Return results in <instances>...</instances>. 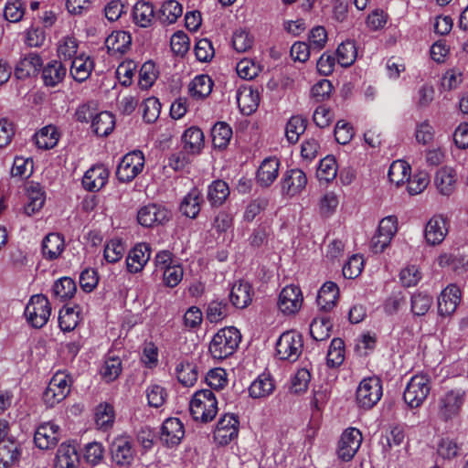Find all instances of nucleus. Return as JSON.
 I'll use <instances>...</instances> for the list:
<instances>
[{
    "instance_id": "obj_1",
    "label": "nucleus",
    "mask_w": 468,
    "mask_h": 468,
    "mask_svg": "<svg viewBox=\"0 0 468 468\" xmlns=\"http://www.w3.org/2000/svg\"><path fill=\"white\" fill-rule=\"evenodd\" d=\"M241 340L239 331L233 327H225L217 332L209 343L208 352L217 360H223L236 351Z\"/></svg>"
},
{
    "instance_id": "obj_2",
    "label": "nucleus",
    "mask_w": 468,
    "mask_h": 468,
    "mask_svg": "<svg viewBox=\"0 0 468 468\" xmlns=\"http://www.w3.org/2000/svg\"><path fill=\"white\" fill-rule=\"evenodd\" d=\"M190 412L194 420L201 422L211 421L218 412V401L212 390L197 391L190 401Z\"/></svg>"
},
{
    "instance_id": "obj_3",
    "label": "nucleus",
    "mask_w": 468,
    "mask_h": 468,
    "mask_svg": "<svg viewBox=\"0 0 468 468\" xmlns=\"http://www.w3.org/2000/svg\"><path fill=\"white\" fill-rule=\"evenodd\" d=\"M382 397V382L378 377H369L359 383L356 401L360 408L369 410L373 408Z\"/></svg>"
},
{
    "instance_id": "obj_4",
    "label": "nucleus",
    "mask_w": 468,
    "mask_h": 468,
    "mask_svg": "<svg viewBox=\"0 0 468 468\" xmlns=\"http://www.w3.org/2000/svg\"><path fill=\"white\" fill-rule=\"evenodd\" d=\"M50 314V303L43 294L33 295L25 309L27 320L35 328L43 327L48 323Z\"/></svg>"
},
{
    "instance_id": "obj_5",
    "label": "nucleus",
    "mask_w": 468,
    "mask_h": 468,
    "mask_svg": "<svg viewBox=\"0 0 468 468\" xmlns=\"http://www.w3.org/2000/svg\"><path fill=\"white\" fill-rule=\"evenodd\" d=\"M303 350L302 335L296 331H286L276 343V355L281 360L294 362Z\"/></svg>"
},
{
    "instance_id": "obj_6",
    "label": "nucleus",
    "mask_w": 468,
    "mask_h": 468,
    "mask_svg": "<svg viewBox=\"0 0 468 468\" xmlns=\"http://www.w3.org/2000/svg\"><path fill=\"white\" fill-rule=\"evenodd\" d=\"M431 391V381L426 375H416L408 383L403 399L412 409L420 407Z\"/></svg>"
},
{
    "instance_id": "obj_7",
    "label": "nucleus",
    "mask_w": 468,
    "mask_h": 468,
    "mask_svg": "<svg viewBox=\"0 0 468 468\" xmlns=\"http://www.w3.org/2000/svg\"><path fill=\"white\" fill-rule=\"evenodd\" d=\"M466 393L461 388L447 391L438 401V415L442 420L457 417L464 403Z\"/></svg>"
},
{
    "instance_id": "obj_8",
    "label": "nucleus",
    "mask_w": 468,
    "mask_h": 468,
    "mask_svg": "<svg viewBox=\"0 0 468 468\" xmlns=\"http://www.w3.org/2000/svg\"><path fill=\"white\" fill-rule=\"evenodd\" d=\"M70 392L68 376L58 372L50 379L43 393V401L48 407L61 402Z\"/></svg>"
},
{
    "instance_id": "obj_9",
    "label": "nucleus",
    "mask_w": 468,
    "mask_h": 468,
    "mask_svg": "<svg viewBox=\"0 0 468 468\" xmlns=\"http://www.w3.org/2000/svg\"><path fill=\"white\" fill-rule=\"evenodd\" d=\"M171 212L163 205L148 204L142 207L137 213V220L145 228L164 225L171 219Z\"/></svg>"
},
{
    "instance_id": "obj_10",
    "label": "nucleus",
    "mask_w": 468,
    "mask_h": 468,
    "mask_svg": "<svg viewBox=\"0 0 468 468\" xmlns=\"http://www.w3.org/2000/svg\"><path fill=\"white\" fill-rule=\"evenodd\" d=\"M144 156L141 151L125 154L117 166L116 176L121 182H130L143 170Z\"/></svg>"
},
{
    "instance_id": "obj_11",
    "label": "nucleus",
    "mask_w": 468,
    "mask_h": 468,
    "mask_svg": "<svg viewBox=\"0 0 468 468\" xmlns=\"http://www.w3.org/2000/svg\"><path fill=\"white\" fill-rule=\"evenodd\" d=\"M397 229L396 217L388 216L382 218L378 225V234L371 239V248L374 252H382L390 243Z\"/></svg>"
},
{
    "instance_id": "obj_12",
    "label": "nucleus",
    "mask_w": 468,
    "mask_h": 468,
    "mask_svg": "<svg viewBox=\"0 0 468 468\" xmlns=\"http://www.w3.org/2000/svg\"><path fill=\"white\" fill-rule=\"evenodd\" d=\"M303 301L301 289L295 285H288L279 294L278 308L284 314H295L301 309Z\"/></svg>"
},
{
    "instance_id": "obj_13",
    "label": "nucleus",
    "mask_w": 468,
    "mask_h": 468,
    "mask_svg": "<svg viewBox=\"0 0 468 468\" xmlns=\"http://www.w3.org/2000/svg\"><path fill=\"white\" fill-rule=\"evenodd\" d=\"M109 175V170L103 165H95L85 172L82 186L88 191L97 192L106 185Z\"/></svg>"
},
{
    "instance_id": "obj_14",
    "label": "nucleus",
    "mask_w": 468,
    "mask_h": 468,
    "mask_svg": "<svg viewBox=\"0 0 468 468\" xmlns=\"http://www.w3.org/2000/svg\"><path fill=\"white\" fill-rule=\"evenodd\" d=\"M461 301V290L455 284L448 285L438 298V312L446 316L453 314Z\"/></svg>"
},
{
    "instance_id": "obj_15",
    "label": "nucleus",
    "mask_w": 468,
    "mask_h": 468,
    "mask_svg": "<svg viewBox=\"0 0 468 468\" xmlns=\"http://www.w3.org/2000/svg\"><path fill=\"white\" fill-rule=\"evenodd\" d=\"M447 232L446 219L441 215H435L427 222L424 237L427 243L434 246L443 241Z\"/></svg>"
},
{
    "instance_id": "obj_16",
    "label": "nucleus",
    "mask_w": 468,
    "mask_h": 468,
    "mask_svg": "<svg viewBox=\"0 0 468 468\" xmlns=\"http://www.w3.org/2000/svg\"><path fill=\"white\" fill-rule=\"evenodd\" d=\"M307 177L304 172L295 168L284 174L282 182V192L288 196H295L301 193L306 186Z\"/></svg>"
},
{
    "instance_id": "obj_17",
    "label": "nucleus",
    "mask_w": 468,
    "mask_h": 468,
    "mask_svg": "<svg viewBox=\"0 0 468 468\" xmlns=\"http://www.w3.org/2000/svg\"><path fill=\"white\" fill-rule=\"evenodd\" d=\"M151 249L146 243H139L130 250L126 258V267L129 272L141 271L150 260Z\"/></svg>"
},
{
    "instance_id": "obj_18",
    "label": "nucleus",
    "mask_w": 468,
    "mask_h": 468,
    "mask_svg": "<svg viewBox=\"0 0 468 468\" xmlns=\"http://www.w3.org/2000/svg\"><path fill=\"white\" fill-rule=\"evenodd\" d=\"M280 160L276 157L265 158L258 171L256 179L260 186L263 187L270 186L277 178L279 174Z\"/></svg>"
},
{
    "instance_id": "obj_19",
    "label": "nucleus",
    "mask_w": 468,
    "mask_h": 468,
    "mask_svg": "<svg viewBox=\"0 0 468 468\" xmlns=\"http://www.w3.org/2000/svg\"><path fill=\"white\" fill-rule=\"evenodd\" d=\"M111 454L112 462L122 467H129L134 459V450L130 441H114Z\"/></svg>"
},
{
    "instance_id": "obj_20",
    "label": "nucleus",
    "mask_w": 468,
    "mask_h": 468,
    "mask_svg": "<svg viewBox=\"0 0 468 468\" xmlns=\"http://www.w3.org/2000/svg\"><path fill=\"white\" fill-rule=\"evenodd\" d=\"M105 45L110 55H123L131 48L132 37L126 31H113L106 38Z\"/></svg>"
},
{
    "instance_id": "obj_21",
    "label": "nucleus",
    "mask_w": 468,
    "mask_h": 468,
    "mask_svg": "<svg viewBox=\"0 0 468 468\" xmlns=\"http://www.w3.org/2000/svg\"><path fill=\"white\" fill-rule=\"evenodd\" d=\"M253 295L251 285L247 282L239 281L233 284L229 299L235 307L243 309L251 303Z\"/></svg>"
},
{
    "instance_id": "obj_22",
    "label": "nucleus",
    "mask_w": 468,
    "mask_h": 468,
    "mask_svg": "<svg viewBox=\"0 0 468 468\" xmlns=\"http://www.w3.org/2000/svg\"><path fill=\"white\" fill-rule=\"evenodd\" d=\"M338 297L339 288L337 284L333 282H326L318 292L316 303L320 310L329 312L335 306Z\"/></svg>"
},
{
    "instance_id": "obj_23",
    "label": "nucleus",
    "mask_w": 468,
    "mask_h": 468,
    "mask_svg": "<svg viewBox=\"0 0 468 468\" xmlns=\"http://www.w3.org/2000/svg\"><path fill=\"white\" fill-rule=\"evenodd\" d=\"M204 202L201 191L193 187L180 203L179 210L181 213L190 218H196L201 209V204Z\"/></svg>"
},
{
    "instance_id": "obj_24",
    "label": "nucleus",
    "mask_w": 468,
    "mask_h": 468,
    "mask_svg": "<svg viewBox=\"0 0 468 468\" xmlns=\"http://www.w3.org/2000/svg\"><path fill=\"white\" fill-rule=\"evenodd\" d=\"M237 102L242 114H252L259 106L260 94L257 90L244 87L237 92Z\"/></svg>"
},
{
    "instance_id": "obj_25",
    "label": "nucleus",
    "mask_w": 468,
    "mask_h": 468,
    "mask_svg": "<svg viewBox=\"0 0 468 468\" xmlns=\"http://www.w3.org/2000/svg\"><path fill=\"white\" fill-rule=\"evenodd\" d=\"M80 457L74 446L69 443H62L57 452L54 468H77Z\"/></svg>"
},
{
    "instance_id": "obj_26",
    "label": "nucleus",
    "mask_w": 468,
    "mask_h": 468,
    "mask_svg": "<svg viewBox=\"0 0 468 468\" xmlns=\"http://www.w3.org/2000/svg\"><path fill=\"white\" fill-rule=\"evenodd\" d=\"M42 59L39 55L30 53L22 58L15 68V76L19 80H25L31 75H36L41 69Z\"/></svg>"
},
{
    "instance_id": "obj_27",
    "label": "nucleus",
    "mask_w": 468,
    "mask_h": 468,
    "mask_svg": "<svg viewBox=\"0 0 468 468\" xmlns=\"http://www.w3.org/2000/svg\"><path fill=\"white\" fill-rule=\"evenodd\" d=\"M67 69L61 61L51 60L42 69V80L47 87H56L66 77Z\"/></svg>"
},
{
    "instance_id": "obj_28",
    "label": "nucleus",
    "mask_w": 468,
    "mask_h": 468,
    "mask_svg": "<svg viewBox=\"0 0 468 468\" xmlns=\"http://www.w3.org/2000/svg\"><path fill=\"white\" fill-rule=\"evenodd\" d=\"M239 423L233 414H225L217 423L214 439H235L239 432Z\"/></svg>"
},
{
    "instance_id": "obj_29",
    "label": "nucleus",
    "mask_w": 468,
    "mask_h": 468,
    "mask_svg": "<svg viewBox=\"0 0 468 468\" xmlns=\"http://www.w3.org/2000/svg\"><path fill=\"white\" fill-rule=\"evenodd\" d=\"M22 449L16 441H0V468H9L18 462Z\"/></svg>"
},
{
    "instance_id": "obj_30",
    "label": "nucleus",
    "mask_w": 468,
    "mask_h": 468,
    "mask_svg": "<svg viewBox=\"0 0 468 468\" xmlns=\"http://www.w3.org/2000/svg\"><path fill=\"white\" fill-rule=\"evenodd\" d=\"M184 150L192 154H199L204 147V133L198 127L192 126L185 131L182 135Z\"/></svg>"
},
{
    "instance_id": "obj_31",
    "label": "nucleus",
    "mask_w": 468,
    "mask_h": 468,
    "mask_svg": "<svg viewBox=\"0 0 468 468\" xmlns=\"http://www.w3.org/2000/svg\"><path fill=\"white\" fill-rule=\"evenodd\" d=\"M93 68V60L88 56L80 55L73 58L70 74L76 81L82 82L90 77Z\"/></svg>"
},
{
    "instance_id": "obj_32",
    "label": "nucleus",
    "mask_w": 468,
    "mask_h": 468,
    "mask_svg": "<svg viewBox=\"0 0 468 468\" xmlns=\"http://www.w3.org/2000/svg\"><path fill=\"white\" fill-rule=\"evenodd\" d=\"M64 250V239L58 233H49L42 241V253L48 260L57 259Z\"/></svg>"
},
{
    "instance_id": "obj_33",
    "label": "nucleus",
    "mask_w": 468,
    "mask_h": 468,
    "mask_svg": "<svg viewBox=\"0 0 468 468\" xmlns=\"http://www.w3.org/2000/svg\"><path fill=\"white\" fill-rule=\"evenodd\" d=\"M115 118L109 112H101L95 115L91 128L99 136H108L114 129Z\"/></svg>"
},
{
    "instance_id": "obj_34",
    "label": "nucleus",
    "mask_w": 468,
    "mask_h": 468,
    "mask_svg": "<svg viewBox=\"0 0 468 468\" xmlns=\"http://www.w3.org/2000/svg\"><path fill=\"white\" fill-rule=\"evenodd\" d=\"M154 15V6L148 2L139 1L133 6V21L141 27H149L153 21Z\"/></svg>"
},
{
    "instance_id": "obj_35",
    "label": "nucleus",
    "mask_w": 468,
    "mask_h": 468,
    "mask_svg": "<svg viewBox=\"0 0 468 468\" xmlns=\"http://www.w3.org/2000/svg\"><path fill=\"white\" fill-rule=\"evenodd\" d=\"M456 183V175L451 168H441L437 171L435 176V185L442 195L452 193Z\"/></svg>"
},
{
    "instance_id": "obj_36",
    "label": "nucleus",
    "mask_w": 468,
    "mask_h": 468,
    "mask_svg": "<svg viewBox=\"0 0 468 468\" xmlns=\"http://www.w3.org/2000/svg\"><path fill=\"white\" fill-rule=\"evenodd\" d=\"M232 129L225 122H218L211 129L212 143L214 147L224 149L229 144L232 137Z\"/></svg>"
},
{
    "instance_id": "obj_37",
    "label": "nucleus",
    "mask_w": 468,
    "mask_h": 468,
    "mask_svg": "<svg viewBox=\"0 0 468 468\" xmlns=\"http://www.w3.org/2000/svg\"><path fill=\"white\" fill-rule=\"evenodd\" d=\"M213 88V80L209 76L202 74L194 78L189 84V92L196 99H204L207 97Z\"/></svg>"
},
{
    "instance_id": "obj_38",
    "label": "nucleus",
    "mask_w": 468,
    "mask_h": 468,
    "mask_svg": "<svg viewBox=\"0 0 468 468\" xmlns=\"http://www.w3.org/2000/svg\"><path fill=\"white\" fill-rule=\"evenodd\" d=\"M36 144L39 149H51L58 141V133L55 126L48 125L38 131L35 136Z\"/></svg>"
},
{
    "instance_id": "obj_39",
    "label": "nucleus",
    "mask_w": 468,
    "mask_h": 468,
    "mask_svg": "<svg viewBox=\"0 0 468 468\" xmlns=\"http://www.w3.org/2000/svg\"><path fill=\"white\" fill-rule=\"evenodd\" d=\"M178 381L185 387L193 386L197 379V366L189 361H181L176 367Z\"/></svg>"
},
{
    "instance_id": "obj_40",
    "label": "nucleus",
    "mask_w": 468,
    "mask_h": 468,
    "mask_svg": "<svg viewBox=\"0 0 468 468\" xmlns=\"http://www.w3.org/2000/svg\"><path fill=\"white\" fill-rule=\"evenodd\" d=\"M76 290V283L71 278L62 277L54 282L52 294L54 297L65 301L72 298Z\"/></svg>"
},
{
    "instance_id": "obj_41",
    "label": "nucleus",
    "mask_w": 468,
    "mask_h": 468,
    "mask_svg": "<svg viewBox=\"0 0 468 468\" xmlns=\"http://www.w3.org/2000/svg\"><path fill=\"white\" fill-rule=\"evenodd\" d=\"M333 324L329 317L314 318L310 324V335L315 341H324L330 336Z\"/></svg>"
},
{
    "instance_id": "obj_42",
    "label": "nucleus",
    "mask_w": 468,
    "mask_h": 468,
    "mask_svg": "<svg viewBox=\"0 0 468 468\" xmlns=\"http://www.w3.org/2000/svg\"><path fill=\"white\" fill-rule=\"evenodd\" d=\"M388 176L390 182L399 186L410 176V166L403 160L394 161L389 166Z\"/></svg>"
},
{
    "instance_id": "obj_43",
    "label": "nucleus",
    "mask_w": 468,
    "mask_h": 468,
    "mask_svg": "<svg viewBox=\"0 0 468 468\" xmlns=\"http://www.w3.org/2000/svg\"><path fill=\"white\" fill-rule=\"evenodd\" d=\"M307 120L301 115L291 117L285 128V136L290 144L298 142L299 137L306 129Z\"/></svg>"
},
{
    "instance_id": "obj_44",
    "label": "nucleus",
    "mask_w": 468,
    "mask_h": 468,
    "mask_svg": "<svg viewBox=\"0 0 468 468\" xmlns=\"http://www.w3.org/2000/svg\"><path fill=\"white\" fill-rule=\"evenodd\" d=\"M229 195L228 184L223 180L214 181L208 187L207 199L212 206H221Z\"/></svg>"
},
{
    "instance_id": "obj_45",
    "label": "nucleus",
    "mask_w": 468,
    "mask_h": 468,
    "mask_svg": "<svg viewBox=\"0 0 468 468\" xmlns=\"http://www.w3.org/2000/svg\"><path fill=\"white\" fill-rule=\"evenodd\" d=\"M357 50L355 42L346 40L342 42L336 49L337 62L345 68L351 66L356 58Z\"/></svg>"
},
{
    "instance_id": "obj_46",
    "label": "nucleus",
    "mask_w": 468,
    "mask_h": 468,
    "mask_svg": "<svg viewBox=\"0 0 468 468\" xmlns=\"http://www.w3.org/2000/svg\"><path fill=\"white\" fill-rule=\"evenodd\" d=\"M122 361L119 356L108 355L101 367V374L106 382H112L122 373Z\"/></svg>"
},
{
    "instance_id": "obj_47",
    "label": "nucleus",
    "mask_w": 468,
    "mask_h": 468,
    "mask_svg": "<svg viewBox=\"0 0 468 468\" xmlns=\"http://www.w3.org/2000/svg\"><path fill=\"white\" fill-rule=\"evenodd\" d=\"M183 7L176 0L165 1L160 8V20L167 25L176 22L182 16Z\"/></svg>"
},
{
    "instance_id": "obj_48",
    "label": "nucleus",
    "mask_w": 468,
    "mask_h": 468,
    "mask_svg": "<svg viewBox=\"0 0 468 468\" xmlns=\"http://www.w3.org/2000/svg\"><path fill=\"white\" fill-rule=\"evenodd\" d=\"M344 359L345 343L341 338H334L327 352L326 364L329 367H337L344 362Z\"/></svg>"
},
{
    "instance_id": "obj_49",
    "label": "nucleus",
    "mask_w": 468,
    "mask_h": 468,
    "mask_svg": "<svg viewBox=\"0 0 468 468\" xmlns=\"http://www.w3.org/2000/svg\"><path fill=\"white\" fill-rule=\"evenodd\" d=\"M113 407L108 403L100 404L95 410V423L98 429L106 431L113 424Z\"/></svg>"
},
{
    "instance_id": "obj_50",
    "label": "nucleus",
    "mask_w": 468,
    "mask_h": 468,
    "mask_svg": "<svg viewBox=\"0 0 468 468\" xmlns=\"http://www.w3.org/2000/svg\"><path fill=\"white\" fill-rule=\"evenodd\" d=\"M336 175L337 164L335 158L332 155H327L322 159L317 169L318 179L330 182L335 178Z\"/></svg>"
},
{
    "instance_id": "obj_51",
    "label": "nucleus",
    "mask_w": 468,
    "mask_h": 468,
    "mask_svg": "<svg viewBox=\"0 0 468 468\" xmlns=\"http://www.w3.org/2000/svg\"><path fill=\"white\" fill-rule=\"evenodd\" d=\"M274 385L272 380L265 376L259 377L249 388L250 396L255 399L266 397L272 392Z\"/></svg>"
},
{
    "instance_id": "obj_52",
    "label": "nucleus",
    "mask_w": 468,
    "mask_h": 468,
    "mask_svg": "<svg viewBox=\"0 0 468 468\" xmlns=\"http://www.w3.org/2000/svg\"><path fill=\"white\" fill-rule=\"evenodd\" d=\"M162 435L169 439H183L185 429L181 420L177 418H169L162 425Z\"/></svg>"
},
{
    "instance_id": "obj_53",
    "label": "nucleus",
    "mask_w": 468,
    "mask_h": 468,
    "mask_svg": "<svg viewBox=\"0 0 468 468\" xmlns=\"http://www.w3.org/2000/svg\"><path fill=\"white\" fill-rule=\"evenodd\" d=\"M44 193L38 186H32L28 189V202L25 206V213L28 216L38 211L44 205Z\"/></svg>"
},
{
    "instance_id": "obj_54",
    "label": "nucleus",
    "mask_w": 468,
    "mask_h": 468,
    "mask_svg": "<svg viewBox=\"0 0 468 468\" xmlns=\"http://www.w3.org/2000/svg\"><path fill=\"white\" fill-rule=\"evenodd\" d=\"M438 263L442 268L448 267L458 271L464 270L468 261L459 253H443L438 258Z\"/></svg>"
},
{
    "instance_id": "obj_55",
    "label": "nucleus",
    "mask_w": 468,
    "mask_h": 468,
    "mask_svg": "<svg viewBox=\"0 0 468 468\" xmlns=\"http://www.w3.org/2000/svg\"><path fill=\"white\" fill-rule=\"evenodd\" d=\"M432 297L423 292L414 293L411 297V311L414 315H424L431 308Z\"/></svg>"
},
{
    "instance_id": "obj_56",
    "label": "nucleus",
    "mask_w": 468,
    "mask_h": 468,
    "mask_svg": "<svg viewBox=\"0 0 468 468\" xmlns=\"http://www.w3.org/2000/svg\"><path fill=\"white\" fill-rule=\"evenodd\" d=\"M229 314V306L223 301H212L207 309V319L211 323L222 321Z\"/></svg>"
},
{
    "instance_id": "obj_57",
    "label": "nucleus",
    "mask_w": 468,
    "mask_h": 468,
    "mask_svg": "<svg viewBox=\"0 0 468 468\" xmlns=\"http://www.w3.org/2000/svg\"><path fill=\"white\" fill-rule=\"evenodd\" d=\"M161 103L154 97L147 98L143 103V118L148 123L154 122L160 114Z\"/></svg>"
},
{
    "instance_id": "obj_58",
    "label": "nucleus",
    "mask_w": 468,
    "mask_h": 468,
    "mask_svg": "<svg viewBox=\"0 0 468 468\" xmlns=\"http://www.w3.org/2000/svg\"><path fill=\"white\" fill-rule=\"evenodd\" d=\"M25 14V5L21 0L7 2L4 9L5 18L12 23L19 22Z\"/></svg>"
},
{
    "instance_id": "obj_59",
    "label": "nucleus",
    "mask_w": 468,
    "mask_h": 468,
    "mask_svg": "<svg viewBox=\"0 0 468 468\" xmlns=\"http://www.w3.org/2000/svg\"><path fill=\"white\" fill-rule=\"evenodd\" d=\"M170 47L176 55L184 56L190 47L189 37L185 32L177 31L171 37Z\"/></svg>"
},
{
    "instance_id": "obj_60",
    "label": "nucleus",
    "mask_w": 468,
    "mask_h": 468,
    "mask_svg": "<svg viewBox=\"0 0 468 468\" xmlns=\"http://www.w3.org/2000/svg\"><path fill=\"white\" fill-rule=\"evenodd\" d=\"M184 271L180 264H173L163 270L164 283L170 287H176L183 279Z\"/></svg>"
},
{
    "instance_id": "obj_61",
    "label": "nucleus",
    "mask_w": 468,
    "mask_h": 468,
    "mask_svg": "<svg viewBox=\"0 0 468 468\" xmlns=\"http://www.w3.org/2000/svg\"><path fill=\"white\" fill-rule=\"evenodd\" d=\"M362 441H339L337 455L344 462L353 459L361 446Z\"/></svg>"
},
{
    "instance_id": "obj_62",
    "label": "nucleus",
    "mask_w": 468,
    "mask_h": 468,
    "mask_svg": "<svg viewBox=\"0 0 468 468\" xmlns=\"http://www.w3.org/2000/svg\"><path fill=\"white\" fill-rule=\"evenodd\" d=\"M124 251V246L120 240L112 239L104 248V258L108 262L115 263L122 259Z\"/></svg>"
},
{
    "instance_id": "obj_63",
    "label": "nucleus",
    "mask_w": 468,
    "mask_h": 468,
    "mask_svg": "<svg viewBox=\"0 0 468 468\" xmlns=\"http://www.w3.org/2000/svg\"><path fill=\"white\" fill-rule=\"evenodd\" d=\"M195 55L201 62L210 61L215 55L211 41L207 38L199 39L195 46Z\"/></svg>"
},
{
    "instance_id": "obj_64",
    "label": "nucleus",
    "mask_w": 468,
    "mask_h": 468,
    "mask_svg": "<svg viewBox=\"0 0 468 468\" xmlns=\"http://www.w3.org/2000/svg\"><path fill=\"white\" fill-rule=\"evenodd\" d=\"M253 43V38L250 33L244 29L236 30L232 37V45L236 51L246 52Z\"/></svg>"
}]
</instances>
